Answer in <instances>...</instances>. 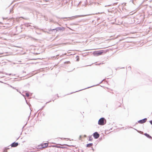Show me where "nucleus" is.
Instances as JSON below:
<instances>
[{"label": "nucleus", "mask_w": 152, "mask_h": 152, "mask_svg": "<svg viewBox=\"0 0 152 152\" xmlns=\"http://www.w3.org/2000/svg\"><path fill=\"white\" fill-rule=\"evenodd\" d=\"M48 143H42L38 145L37 147H38V148L39 149L45 148H47L48 147Z\"/></svg>", "instance_id": "obj_1"}, {"label": "nucleus", "mask_w": 152, "mask_h": 152, "mask_svg": "<svg viewBox=\"0 0 152 152\" xmlns=\"http://www.w3.org/2000/svg\"><path fill=\"white\" fill-rule=\"evenodd\" d=\"M106 122V120L104 118H101L98 121V124L101 125H103Z\"/></svg>", "instance_id": "obj_2"}, {"label": "nucleus", "mask_w": 152, "mask_h": 152, "mask_svg": "<svg viewBox=\"0 0 152 152\" xmlns=\"http://www.w3.org/2000/svg\"><path fill=\"white\" fill-rule=\"evenodd\" d=\"M123 100L120 101V102H118L116 103V106L117 107H121L123 105Z\"/></svg>", "instance_id": "obj_3"}, {"label": "nucleus", "mask_w": 152, "mask_h": 152, "mask_svg": "<svg viewBox=\"0 0 152 152\" xmlns=\"http://www.w3.org/2000/svg\"><path fill=\"white\" fill-rule=\"evenodd\" d=\"M103 51L102 50L99 51H95L94 52V54L97 56L101 55L103 53Z\"/></svg>", "instance_id": "obj_4"}, {"label": "nucleus", "mask_w": 152, "mask_h": 152, "mask_svg": "<svg viewBox=\"0 0 152 152\" xmlns=\"http://www.w3.org/2000/svg\"><path fill=\"white\" fill-rule=\"evenodd\" d=\"M93 136L95 139H97L99 137V135L97 132H95L94 133Z\"/></svg>", "instance_id": "obj_5"}, {"label": "nucleus", "mask_w": 152, "mask_h": 152, "mask_svg": "<svg viewBox=\"0 0 152 152\" xmlns=\"http://www.w3.org/2000/svg\"><path fill=\"white\" fill-rule=\"evenodd\" d=\"M147 120V118H144L143 119L140 120L138 121V122L140 124H143Z\"/></svg>", "instance_id": "obj_6"}, {"label": "nucleus", "mask_w": 152, "mask_h": 152, "mask_svg": "<svg viewBox=\"0 0 152 152\" xmlns=\"http://www.w3.org/2000/svg\"><path fill=\"white\" fill-rule=\"evenodd\" d=\"M18 145V144L17 142H13L11 145V146L12 147H17Z\"/></svg>", "instance_id": "obj_7"}, {"label": "nucleus", "mask_w": 152, "mask_h": 152, "mask_svg": "<svg viewBox=\"0 0 152 152\" xmlns=\"http://www.w3.org/2000/svg\"><path fill=\"white\" fill-rule=\"evenodd\" d=\"M85 15H76L75 16V18H80V17H83L85 16Z\"/></svg>", "instance_id": "obj_8"}, {"label": "nucleus", "mask_w": 152, "mask_h": 152, "mask_svg": "<svg viewBox=\"0 0 152 152\" xmlns=\"http://www.w3.org/2000/svg\"><path fill=\"white\" fill-rule=\"evenodd\" d=\"M144 135L146 136L147 137H148L149 138H151L152 137H151L150 136L149 134H147V133H145L144 134Z\"/></svg>", "instance_id": "obj_9"}, {"label": "nucleus", "mask_w": 152, "mask_h": 152, "mask_svg": "<svg viewBox=\"0 0 152 152\" xmlns=\"http://www.w3.org/2000/svg\"><path fill=\"white\" fill-rule=\"evenodd\" d=\"M57 29H58V30H64V28L63 27H62L61 28H60V27L58 28H57Z\"/></svg>", "instance_id": "obj_10"}, {"label": "nucleus", "mask_w": 152, "mask_h": 152, "mask_svg": "<svg viewBox=\"0 0 152 152\" xmlns=\"http://www.w3.org/2000/svg\"><path fill=\"white\" fill-rule=\"evenodd\" d=\"M93 145L92 143L88 144L87 145V147H91Z\"/></svg>", "instance_id": "obj_11"}, {"label": "nucleus", "mask_w": 152, "mask_h": 152, "mask_svg": "<svg viewBox=\"0 0 152 152\" xmlns=\"http://www.w3.org/2000/svg\"><path fill=\"white\" fill-rule=\"evenodd\" d=\"M92 138L91 136H90L89 137V140L90 141H91L92 140Z\"/></svg>", "instance_id": "obj_12"}, {"label": "nucleus", "mask_w": 152, "mask_h": 152, "mask_svg": "<svg viewBox=\"0 0 152 152\" xmlns=\"http://www.w3.org/2000/svg\"><path fill=\"white\" fill-rule=\"evenodd\" d=\"M76 58H77V61H78L79 60V56H77Z\"/></svg>", "instance_id": "obj_13"}, {"label": "nucleus", "mask_w": 152, "mask_h": 152, "mask_svg": "<svg viewBox=\"0 0 152 152\" xmlns=\"http://www.w3.org/2000/svg\"><path fill=\"white\" fill-rule=\"evenodd\" d=\"M9 149V148H5V149H4V152H7V150Z\"/></svg>", "instance_id": "obj_14"}, {"label": "nucleus", "mask_w": 152, "mask_h": 152, "mask_svg": "<svg viewBox=\"0 0 152 152\" xmlns=\"http://www.w3.org/2000/svg\"><path fill=\"white\" fill-rule=\"evenodd\" d=\"M67 18H62V19H66Z\"/></svg>", "instance_id": "obj_15"}, {"label": "nucleus", "mask_w": 152, "mask_h": 152, "mask_svg": "<svg viewBox=\"0 0 152 152\" xmlns=\"http://www.w3.org/2000/svg\"><path fill=\"white\" fill-rule=\"evenodd\" d=\"M150 122L151 123V124H152V120L151 121H150Z\"/></svg>", "instance_id": "obj_16"}, {"label": "nucleus", "mask_w": 152, "mask_h": 152, "mask_svg": "<svg viewBox=\"0 0 152 152\" xmlns=\"http://www.w3.org/2000/svg\"><path fill=\"white\" fill-rule=\"evenodd\" d=\"M55 147L57 148H60V147H59L58 146H55Z\"/></svg>", "instance_id": "obj_17"}, {"label": "nucleus", "mask_w": 152, "mask_h": 152, "mask_svg": "<svg viewBox=\"0 0 152 152\" xmlns=\"http://www.w3.org/2000/svg\"><path fill=\"white\" fill-rule=\"evenodd\" d=\"M28 96V94H26Z\"/></svg>", "instance_id": "obj_18"}]
</instances>
